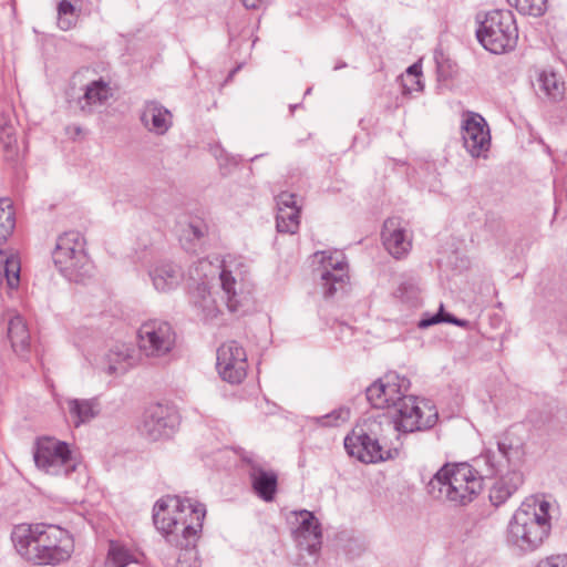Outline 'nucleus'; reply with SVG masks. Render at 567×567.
<instances>
[{
	"label": "nucleus",
	"mask_w": 567,
	"mask_h": 567,
	"mask_svg": "<svg viewBox=\"0 0 567 567\" xmlns=\"http://www.w3.org/2000/svg\"><path fill=\"white\" fill-rule=\"evenodd\" d=\"M206 516L204 504L192 498L166 496L158 499L153 508V522L165 540L173 547H195Z\"/></svg>",
	"instance_id": "1"
},
{
	"label": "nucleus",
	"mask_w": 567,
	"mask_h": 567,
	"mask_svg": "<svg viewBox=\"0 0 567 567\" xmlns=\"http://www.w3.org/2000/svg\"><path fill=\"white\" fill-rule=\"evenodd\" d=\"M69 532L53 524H19L12 528L11 540L17 553L34 565H56L69 558L60 544Z\"/></svg>",
	"instance_id": "2"
},
{
	"label": "nucleus",
	"mask_w": 567,
	"mask_h": 567,
	"mask_svg": "<svg viewBox=\"0 0 567 567\" xmlns=\"http://www.w3.org/2000/svg\"><path fill=\"white\" fill-rule=\"evenodd\" d=\"M550 506V503L540 496L526 498L508 522L507 545L520 553H530L539 548L551 529Z\"/></svg>",
	"instance_id": "3"
},
{
	"label": "nucleus",
	"mask_w": 567,
	"mask_h": 567,
	"mask_svg": "<svg viewBox=\"0 0 567 567\" xmlns=\"http://www.w3.org/2000/svg\"><path fill=\"white\" fill-rule=\"evenodd\" d=\"M483 491V477L467 463L443 465L427 484V492L455 506L472 503Z\"/></svg>",
	"instance_id": "4"
},
{
	"label": "nucleus",
	"mask_w": 567,
	"mask_h": 567,
	"mask_svg": "<svg viewBox=\"0 0 567 567\" xmlns=\"http://www.w3.org/2000/svg\"><path fill=\"white\" fill-rule=\"evenodd\" d=\"M378 417L383 421L388 431L412 433L433 427L437 422L439 414L430 401L406 395L399 401L391 420L386 416Z\"/></svg>",
	"instance_id": "5"
},
{
	"label": "nucleus",
	"mask_w": 567,
	"mask_h": 567,
	"mask_svg": "<svg viewBox=\"0 0 567 567\" xmlns=\"http://www.w3.org/2000/svg\"><path fill=\"white\" fill-rule=\"evenodd\" d=\"M386 427L379 417L369 420L368 431L353 430L344 439V449L348 454L362 463L372 464L393 458L398 454L396 449H385L381 444Z\"/></svg>",
	"instance_id": "6"
},
{
	"label": "nucleus",
	"mask_w": 567,
	"mask_h": 567,
	"mask_svg": "<svg viewBox=\"0 0 567 567\" xmlns=\"http://www.w3.org/2000/svg\"><path fill=\"white\" fill-rule=\"evenodd\" d=\"M518 38L514 16L508 10L488 12L477 30L482 45L495 54L514 49Z\"/></svg>",
	"instance_id": "7"
},
{
	"label": "nucleus",
	"mask_w": 567,
	"mask_h": 567,
	"mask_svg": "<svg viewBox=\"0 0 567 567\" xmlns=\"http://www.w3.org/2000/svg\"><path fill=\"white\" fill-rule=\"evenodd\" d=\"M140 354L157 360L167 357L176 344V332L168 321L148 319L142 322L136 333Z\"/></svg>",
	"instance_id": "8"
},
{
	"label": "nucleus",
	"mask_w": 567,
	"mask_h": 567,
	"mask_svg": "<svg viewBox=\"0 0 567 567\" xmlns=\"http://www.w3.org/2000/svg\"><path fill=\"white\" fill-rule=\"evenodd\" d=\"M313 262L318 264L315 269L319 278L324 297H331L342 288L348 279V264L342 251H317L313 255Z\"/></svg>",
	"instance_id": "9"
},
{
	"label": "nucleus",
	"mask_w": 567,
	"mask_h": 567,
	"mask_svg": "<svg viewBox=\"0 0 567 567\" xmlns=\"http://www.w3.org/2000/svg\"><path fill=\"white\" fill-rule=\"evenodd\" d=\"M221 300L231 313H244L252 305L251 290L247 287L239 272L224 262L219 270Z\"/></svg>",
	"instance_id": "10"
},
{
	"label": "nucleus",
	"mask_w": 567,
	"mask_h": 567,
	"mask_svg": "<svg viewBox=\"0 0 567 567\" xmlns=\"http://www.w3.org/2000/svg\"><path fill=\"white\" fill-rule=\"evenodd\" d=\"M71 451L68 443L54 437H42L37 441L34 450L35 465L48 474H68Z\"/></svg>",
	"instance_id": "11"
},
{
	"label": "nucleus",
	"mask_w": 567,
	"mask_h": 567,
	"mask_svg": "<svg viewBox=\"0 0 567 567\" xmlns=\"http://www.w3.org/2000/svg\"><path fill=\"white\" fill-rule=\"evenodd\" d=\"M410 381L396 373H388L367 389V399L377 409L398 406L400 400L406 396Z\"/></svg>",
	"instance_id": "12"
},
{
	"label": "nucleus",
	"mask_w": 567,
	"mask_h": 567,
	"mask_svg": "<svg viewBox=\"0 0 567 567\" xmlns=\"http://www.w3.org/2000/svg\"><path fill=\"white\" fill-rule=\"evenodd\" d=\"M216 365L223 380L240 383L247 374V353L237 341H227L217 349Z\"/></svg>",
	"instance_id": "13"
},
{
	"label": "nucleus",
	"mask_w": 567,
	"mask_h": 567,
	"mask_svg": "<svg viewBox=\"0 0 567 567\" xmlns=\"http://www.w3.org/2000/svg\"><path fill=\"white\" fill-rule=\"evenodd\" d=\"M175 416L168 406L156 403L143 412L137 430L148 441H159L169 437L174 431Z\"/></svg>",
	"instance_id": "14"
},
{
	"label": "nucleus",
	"mask_w": 567,
	"mask_h": 567,
	"mask_svg": "<svg viewBox=\"0 0 567 567\" xmlns=\"http://www.w3.org/2000/svg\"><path fill=\"white\" fill-rule=\"evenodd\" d=\"M464 147L473 157L484 156L491 146L489 128L483 116L470 113L462 124Z\"/></svg>",
	"instance_id": "15"
},
{
	"label": "nucleus",
	"mask_w": 567,
	"mask_h": 567,
	"mask_svg": "<svg viewBox=\"0 0 567 567\" xmlns=\"http://www.w3.org/2000/svg\"><path fill=\"white\" fill-rule=\"evenodd\" d=\"M297 527L293 529L295 540L309 554H316L321 547V525L311 512L300 511L296 514Z\"/></svg>",
	"instance_id": "16"
},
{
	"label": "nucleus",
	"mask_w": 567,
	"mask_h": 567,
	"mask_svg": "<svg viewBox=\"0 0 567 567\" xmlns=\"http://www.w3.org/2000/svg\"><path fill=\"white\" fill-rule=\"evenodd\" d=\"M382 240L389 254L398 259L406 256L412 248V236L396 217L384 221Z\"/></svg>",
	"instance_id": "17"
},
{
	"label": "nucleus",
	"mask_w": 567,
	"mask_h": 567,
	"mask_svg": "<svg viewBox=\"0 0 567 567\" xmlns=\"http://www.w3.org/2000/svg\"><path fill=\"white\" fill-rule=\"evenodd\" d=\"M249 464V477L255 493L265 502H271L278 486V475L272 470L265 468L258 461L245 456Z\"/></svg>",
	"instance_id": "18"
},
{
	"label": "nucleus",
	"mask_w": 567,
	"mask_h": 567,
	"mask_svg": "<svg viewBox=\"0 0 567 567\" xmlns=\"http://www.w3.org/2000/svg\"><path fill=\"white\" fill-rule=\"evenodd\" d=\"M189 302L196 316L203 321L217 320L223 313L220 302L205 282L190 291Z\"/></svg>",
	"instance_id": "19"
},
{
	"label": "nucleus",
	"mask_w": 567,
	"mask_h": 567,
	"mask_svg": "<svg viewBox=\"0 0 567 567\" xmlns=\"http://www.w3.org/2000/svg\"><path fill=\"white\" fill-rule=\"evenodd\" d=\"M278 212L276 227L279 233L296 234L300 224V206L297 205L296 195L282 192L277 196Z\"/></svg>",
	"instance_id": "20"
},
{
	"label": "nucleus",
	"mask_w": 567,
	"mask_h": 567,
	"mask_svg": "<svg viewBox=\"0 0 567 567\" xmlns=\"http://www.w3.org/2000/svg\"><path fill=\"white\" fill-rule=\"evenodd\" d=\"M114 93L115 90L109 81L99 79L86 85L83 96L78 101V105L82 112L92 113L96 109L106 105L113 99Z\"/></svg>",
	"instance_id": "21"
},
{
	"label": "nucleus",
	"mask_w": 567,
	"mask_h": 567,
	"mask_svg": "<svg viewBox=\"0 0 567 567\" xmlns=\"http://www.w3.org/2000/svg\"><path fill=\"white\" fill-rule=\"evenodd\" d=\"M141 122L150 132L163 135L173 125V115L158 102L147 101L141 112Z\"/></svg>",
	"instance_id": "22"
},
{
	"label": "nucleus",
	"mask_w": 567,
	"mask_h": 567,
	"mask_svg": "<svg viewBox=\"0 0 567 567\" xmlns=\"http://www.w3.org/2000/svg\"><path fill=\"white\" fill-rule=\"evenodd\" d=\"M137 363L134 348L127 343H116L105 355V371L110 375L125 373Z\"/></svg>",
	"instance_id": "23"
},
{
	"label": "nucleus",
	"mask_w": 567,
	"mask_h": 567,
	"mask_svg": "<svg viewBox=\"0 0 567 567\" xmlns=\"http://www.w3.org/2000/svg\"><path fill=\"white\" fill-rule=\"evenodd\" d=\"M150 277L157 291L167 292L178 287L182 280V271L175 264L162 261L150 270Z\"/></svg>",
	"instance_id": "24"
},
{
	"label": "nucleus",
	"mask_w": 567,
	"mask_h": 567,
	"mask_svg": "<svg viewBox=\"0 0 567 567\" xmlns=\"http://www.w3.org/2000/svg\"><path fill=\"white\" fill-rule=\"evenodd\" d=\"M8 338L13 351L21 358H27L31 347V334L22 316L14 315L9 319Z\"/></svg>",
	"instance_id": "25"
},
{
	"label": "nucleus",
	"mask_w": 567,
	"mask_h": 567,
	"mask_svg": "<svg viewBox=\"0 0 567 567\" xmlns=\"http://www.w3.org/2000/svg\"><path fill=\"white\" fill-rule=\"evenodd\" d=\"M523 474L508 472L499 477L489 489V499L495 506L504 504L523 484Z\"/></svg>",
	"instance_id": "26"
},
{
	"label": "nucleus",
	"mask_w": 567,
	"mask_h": 567,
	"mask_svg": "<svg viewBox=\"0 0 567 567\" xmlns=\"http://www.w3.org/2000/svg\"><path fill=\"white\" fill-rule=\"evenodd\" d=\"M54 268L66 280L71 279V237L68 231L60 234L52 250Z\"/></svg>",
	"instance_id": "27"
},
{
	"label": "nucleus",
	"mask_w": 567,
	"mask_h": 567,
	"mask_svg": "<svg viewBox=\"0 0 567 567\" xmlns=\"http://www.w3.org/2000/svg\"><path fill=\"white\" fill-rule=\"evenodd\" d=\"M100 412L101 403L97 398L73 400V427L91 422Z\"/></svg>",
	"instance_id": "28"
},
{
	"label": "nucleus",
	"mask_w": 567,
	"mask_h": 567,
	"mask_svg": "<svg viewBox=\"0 0 567 567\" xmlns=\"http://www.w3.org/2000/svg\"><path fill=\"white\" fill-rule=\"evenodd\" d=\"M538 86L539 91L551 100H559L564 95V82H561L554 72H540L538 76Z\"/></svg>",
	"instance_id": "29"
},
{
	"label": "nucleus",
	"mask_w": 567,
	"mask_h": 567,
	"mask_svg": "<svg viewBox=\"0 0 567 567\" xmlns=\"http://www.w3.org/2000/svg\"><path fill=\"white\" fill-rule=\"evenodd\" d=\"M137 559L125 546L116 542H111L104 567H126Z\"/></svg>",
	"instance_id": "30"
},
{
	"label": "nucleus",
	"mask_w": 567,
	"mask_h": 567,
	"mask_svg": "<svg viewBox=\"0 0 567 567\" xmlns=\"http://www.w3.org/2000/svg\"><path fill=\"white\" fill-rule=\"evenodd\" d=\"M421 74V65L415 63L409 66L405 73L400 76V83L402 86V92L404 94L421 92L423 90Z\"/></svg>",
	"instance_id": "31"
},
{
	"label": "nucleus",
	"mask_w": 567,
	"mask_h": 567,
	"mask_svg": "<svg viewBox=\"0 0 567 567\" xmlns=\"http://www.w3.org/2000/svg\"><path fill=\"white\" fill-rule=\"evenodd\" d=\"M515 8L523 14L539 17L547 9V0H514Z\"/></svg>",
	"instance_id": "32"
},
{
	"label": "nucleus",
	"mask_w": 567,
	"mask_h": 567,
	"mask_svg": "<svg viewBox=\"0 0 567 567\" xmlns=\"http://www.w3.org/2000/svg\"><path fill=\"white\" fill-rule=\"evenodd\" d=\"M85 240L84 238H76L73 240V259L76 258V262L80 264V268L83 270V272L80 274L81 277L84 276H91L93 266L90 261L86 252L84 251Z\"/></svg>",
	"instance_id": "33"
},
{
	"label": "nucleus",
	"mask_w": 567,
	"mask_h": 567,
	"mask_svg": "<svg viewBox=\"0 0 567 567\" xmlns=\"http://www.w3.org/2000/svg\"><path fill=\"white\" fill-rule=\"evenodd\" d=\"M440 322L453 323V324H455L457 327H462V328L468 327V321L463 320V319H457V318H455L454 316H452L450 313H443V305H441L440 311L436 315L432 316L429 319H422L419 322V327L420 328H427L430 326H433V324H436V323H440Z\"/></svg>",
	"instance_id": "34"
},
{
	"label": "nucleus",
	"mask_w": 567,
	"mask_h": 567,
	"mask_svg": "<svg viewBox=\"0 0 567 567\" xmlns=\"http://www.w3.org/2000/svg\"><path fill=\"white\" fill-rule=\"evenodd\" d=\"M71 1L62 0L58 6V25L61 30L71 29Z\"/></svg>",
	"instance_id": "35"
},
{
	"label": "nucleus",
	"mask_w": 567,
	"mask_h": 567,
	"mask_svg": "<svg viewBox=\"0 0 567 567\" xmlns=\"http://www.w3.org/2000/svg\"><path fill=\"white\" fill-rule=\"evenodd\" d=\"M538 567H567V554L548 557Z\"/></svg>",
	"instance_id": "36"
},
{
	"label": "nucleus",
	"mask_w": 567,
	"mask_h": 567,
	"mask_svg": "<svg viewBox=\"0 0 567 567\" xmlns=\"http://www.w3.org/2000/svg\"><path fill=\"white\" fill-rule=\"evenodd\" d=\"M185 235L193 237L194 239H200L206 234V227L202 224H189L184 230Z\"/></svg>",
	"instance_id": "37"
},
{
	"label": "nucleus",
	"mask_w": 567,
	"mask_h": 567,
	"mask_svg": "<svg viewBox=\"0 0 567 567\" xmlns=\"http://www.w3.org/2000/svg\"><path fill=\"white\" fill-rule=\"evenodd\" d=\"M176 567H200V564L196 554H192L188 560L186 558H179Z\"/></svg>",
	"instance_id": "38"
},
{
	"label": "nucleus",
	"mask_w": 567,
	"mask_h": 567,
	"mask_svg": "<svg viewBox=\"0 0 567 567\" xmlns=\"http://www.w3.org/2000/svg\"><path fill=\"white\" fill-rule=\"evenodd\" d=\"M497 449H498V452L499 454L506 460V461H509L511 460V453L513 451V447L511 444H507L505 442H498L497 443Z\"/></svg>",
	"instance_id": "39"
},
{
	"label": "nucleus",
	"mask_w": 567,
	"mask_h": 567,
	"mask_svg": "<svg viewBox=\"0 0 567 567\" xmlns=\"http://www.w3.org/2000/svg\"><path fill=\"white\" fill-rule=\"evenodd\" d=\"M1 140L6 147L10 148L16 143V138L11 135L8 128L3 127L1 133Z\"/></svg>",
	"instance_id": "40"
},
{
	"label": "nucleus",
	"mask_w": 567,
	"mask_h": 567,
	"mask_svg": "<svg viewBox=\"0 0 567 567\" xmlns=\"http://www.w3.org/2000/svg\"><path fill=\"white\" fill-rule=\"evenodd\" d=\"M336 421L341 420L342 422L349 419V410L341 409L333 413Z\"/></svg>",
	"instance_id": "41"
},
{
	"label": "nucleus",
	"mask_w": 567,
	"mask_h": 567,
	"mask_svg": "<svg viewBox=\"0 0 567 567\" xmlns=\"http://www.w3.org/2000/svg\"><path fill=\"white\" fill-rule=\"evenodd\" d=\"M247 9H257L262 0H240Z\"/></svg>",
	"instance_id": "42"
},
{
	"label": "nucleus",
	"mask_w": 567,
	"mask_h": 567,
	"mask_svg": "<svg viewBox=\"0 0 567 567\" xmlns=\"http://www.w3.org/2000/svg\"><path fill=\"white\" fill-rule=\"evenodd\" d=\"M199 266L202 269H205L207 266H210V262L207 260L199 261Z\"/></svg>",
	"instance_id": "43"
},
{
	"label": "nucleus",
	"mask_w": 567,
	"mask_h": 567,
	"mask_svg": "<svg viewBox=\"0 0 567 567\" xmlns=\"http://www.w3.org/2000/svg\"><path fill=\"white\" fill-rule=\"evenodd\" d=\"M72 470L75 471L76 470V465L73 463V466H72Z\"/></svg>",
	"instance_id": "44"
}]
</instances>
